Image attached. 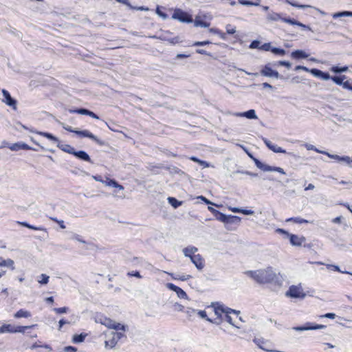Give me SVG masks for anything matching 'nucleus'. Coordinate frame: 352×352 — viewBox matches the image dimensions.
Segmentation results:
<instances>
[{"label":"nucleus","mask_w":352,"mask_h":352,"mask_svg":"<svg viewBox=\"0 0 352 352\" xmlns=\"http://www.w3.org/2000/svg\"><path fill=\"white\" fill-rule=\"evenodd\" d=\"M245 274L258 284H266L276 282L275 280L276 278V274L271 267H269L265 270L246 271Z\"/></svg>","instance_id":"nucleus-1"},{"label":"nucleus","mask_w":352,"mask_h":352,"mask_svg":"<svg viewBox=\"0 0 352 352\" xmlns=\"http://www.w3.org/2000/svg\"><path fill=\"white\" fill-rule=\"evenodd\" d=\"M63 128L70 132L76 134L80 138H88L93 141H94L99 146H104L106 144V142L103 140H100L94 134H93L91 132H90L88 130H78L73 129L70 126H63Z\"/></svg>","instance_id":"nucleus-2"},{"label":"nucleus","mask_w":352,"mask_h":352,"mask_svg":"<svg viewBox=\"0 0 352 352\" xmlns=\"http://www.w3.org/2000/svg\"><path fill=\"white\" fill-rule=\"evenodd\" d=\"M36 325L30 326H14L10 324H4L0 327V333H25L27 330L34 327Z\"/></svg>","instance_id":"nucleus-3"},{"label":"nucleus","mask_w":352,"mask_h":352,"mask_svg":"<svg viewBox=\"0 0 352 352\" xmlns=\"http://www.w3.org/2000/svg\"><path fill=\"white\" fill-rule=\"evenodd\" d=\"M285 296L288 298L302 300L306 297V294L303 292L300 284L298 285H291L285 292Z\"/></svg>","instance_id":"nucleus-4"},{"label":"nucleus","mask_w":352,"mask_h":352,"mask_svg":"<svg viewBox=\"0 0 352 352\" xmlns=\"http://www.w3.org/2000/svg\"><path fill=\"white\" fill-rule=\"evenodd\" d=\"M172 18L186 23H191L193 21L192 16L190 14L179 8H176L174 10Z\"/></svg>","instance_id":"nucleus-5"},{"label":"nucleus","mask_w":352,"mask_h":352,"mask_svg":"<svg viewBox=\"0 0 352 352\" xmlns=\"http://www.w3.org/2000/svg\"><path fill=\"white\" fill-rule=\"evenodd\" d=\"M260 73L263 76H265V77L274 78H277V79L278 78H280V79L284 78V77L283 76L280 75L279 73L276 70L273 69L271 67L270 63H267V64L265 65L261 69Z\"/></svg>","instance_id":"nucleus-6"},{"label":"nucleus","mask_w":352,"mask_h":352,"mask_svg":"<svg viewBox=\"0 0 352 352\" xmlns=\"http://www.w3.org/2000/svg\"><path fill=\"white\" fill-rule=\"evenodd\" d=\"M327 327L324 324H318L314 322H307L302 325L296 326L293 327V329L296 331H303L308 330H318L325 329Z\"/></svg>","instance_id":"nucleus-7"},{"label":"nucleus","mask_w":352,"mask_h":352,"mask_svg":"<svg viewBox=\"0 0 352 352\" xmlns=\"http://www.w3.org/2000/svg\"><path fill=\"white\" fill-rule=\"evenodd\" d=\"M113 336L109 340H106L104 342V346L106 348L113 349L116 346L118 342L123 338H126V336L122 332H113Z\"/></svg>","instance_id":"nucleus-8"},{"label":"nucleus","mask_w":352,"mask_h":352,"mask_svg":"<svg viewBox=\"0 0 352 352\" xmlns=\"http://www.w3.org/2000/svg\"><path fill=\"white\" fill-rule=\"evenodd\" d=\"M1 92L3 96L2 102L12 107L14 110H16L17 107V100L11 96V94L8 90L3 89Z\"/></svg>","instance_id":"nucleus-9"},{"label":"nucleus","mask_w":352,"mask_h":352,"mask_svg":"<svg viewBox=\"0 0 352 352\" xmlns=\"http://www.w3.org/2000/svg\"><path fill=\"white\" fill-rule=\"evenodd\" d=\"M323 155H325L328 156L331 159H333L338 162H342L347 164L349 166L351 167V163H352V157L347 156V155H338L336 154H331L327 151H323Z\"/></svg>","instance_id":"nucleus-10"},{"label":"nucleus","mask_w":352,"mask_h":352,"mask_svg":"<svg viewBox=\"0 0 352 352\" xmlns=\"http://www.w3.org/2000/svg\"><path fill=\"white\" fill-rule=\"evenodd\" d=\"M263 141L265 143V146L272 151L276 153H286L292 156H294V155L292 153H287L286 150L282 148L280 146H278L276 144H273L271 141L267 140L265 138H263Z\"/></svg>","instance_id":"nucleus-11"},{"label":"nucleus","mask_w":352,"mask_h":352,"mask_svg":"<svg viewBox=\"0 0 352 352\" xmlns=\"http://www.w3.org/2000/svg\"><path fill=\"white\" fill-rule=\"evenodd\" d=\"M68 111L70 113H77L80 115L89 116L94 119L98 120L99 116L94 111L83 107L69 109Z\"/></svg>","instance_id":"nucleus-12"},{"label":"nucleus","mask_w":352,"mask_h":352,"mask_svg":"<svg viewBox=\"0 0 352 352\" xmlns=\"http://www.w3.org/2000/svg\"><path fill=\"white\" fill-rule=\"evenodd\" d=\"M7 147L9 148L11 151H18L19 150H33L37 151L36 148H32L30 146L25 142H18L14 144H7Z\"/></svg>","instance_id":"nucleus-13"},{"label":"nucleus","mask_w":352,"mask_h":352,"mask_svg":"<svg viewBox=\"0 0 352 352\" xmlns=\"http://www.w3.org/2000/svg\"><path fill=\"white\" fill-rule=\"evenodd\" d=\"M288 239L292 246L299 247L303 245L304 247H306V245L304 244L306 241V238L303 236H299L297 234L291 233L290 235H289Z\"/></svg>","instance_id":"nucleus-14"},{"label":"nucleus","mask_w":352,"mask_h":352,"mask_svg":"<svg viewBox=\"0 0 352 352\" xmlns=\"http://www.w3.org/2000/svg\"><path fill=\"white\" fill-rule=\"evenodd\" d=\"M74 156L79 160L94 164V162L91 160L89 154L85 151H75Z\"/></svg>","instance_id":"nucleus-15"},{"label":"nucleus","mask_w":352,"mask_h":352,"mask_svg":"<svg viewBox=\"0 0 352 352\" xmlns=\"http://www.w3.org/2000/svg\"><path fill=\"white\" fill-rule=\"evenodd\" d=\"M232 115L236 117H245L250 120H255L258 118L254 109H249L244 112L234 113H232Z\"/></svg>","instance_id":"nucleus-16"},{"label":"nucleus","mask_w":352,"mask_h":352,"mask_svg":"<svg viewBox=\"0 0 352 352\" xmlns=\"http://www.w3.org/2000/svg\"><path fill=\"white\" fill-rule=\"evenodd\" d=\"M253 341L260 349L265 351H272V350L269 348L270 343L268 341L264 340L263 338H256L254 339Z\"/></svg>","instance_id":"nucleus-17"},{"label":"nucleus","mask_w":352,"mask_h":352,"mask_svg":"<svg viewBox=\"0 0 352 352\" xmlns=\"http://www.w3.org/2000/svg\"><path fill=\"white\" fill-rule=\"evenodd\" d=\"M312 75L324 80H331V76L327 72H323L319 69L314 68Z\"/></svg>","instance_id":"nucleus-18"},{"label":"nucleus","mask_w":352,"mask_h":352,"mask_svg":"<svg viewBox=\"0 0 352 352\" xmlns=\"http://www.w3.org/2000/svg\"><path fill=\"white\" fill-rule=\"evenodd\" d=\"M191 262L195 265L198 270H201L204 267V260L203 257L199 254L192 256L190 258Z\"/></svg>","instance_id":"nucleus-19"},{"label":"nucleus","mask_w":352,"mask_h":352,"mask_svg":"<svg viewBox=\"0 0 352 352\" xmlns=\"http://www.w3.org/2000/svg\"><path fill=\"white\" fill-rule=\"evenodd\" d=\"M309 56L305 51L302 50H296L292 52L291 57L295 60L305 59Z\"/></svg>","instance_id":"nucleus-20"},{"label":"nucleus","mask_w":352,"mask_h":352,"mask_svg":"<svg viewBox=\"0 0 352 352\" xmlns=\"http://www.w3.org/2000/svg\"><path fill=\"white\" fill-rule=\"evenodd\" d=\"M241 218L240 217L232 215V214H227L224 224L226 226L232 225V224L239 225L241 223Z\"/></svg>","instance_id":"nucleus-21"},{"label":"nucleus","mask_w":352,"mask_h":352,"mask_svg":"<svg viewBox=\"0 0 352 352\" xmlns=\"http://www.w3.org/2000/svg\"><path fill=\"white\" fill-rule=\"evenodd\" d=\"M283 20H284L285 23H289L292 25L299 26V27L302 28L303 30H310V31L311 30V28H310V26L303 24L302 23L300 22L293 18L284 19Z\"/></svg>","instance_id":"nucleus-22"},{"label":"nucleus","mask_w":352,"mask_h":352,"mask_svg":"<svg viewBox=\"0 0 352 352\" xmlns=\"http://www.w3.org/2000/svg\"><path fill=\"white\" fill-rule=\"evenodd\" d=\"M267 19L272 21H278L279 20L284 22V19H291L290 17H283L282 14L277 13L274 11H270L267 15Z\"/></svg>","instance_id":"nucleus-23"},{"label":"nucleus","mask_w":352,"mask_h":352,"mask_svg":"<svg viewBox=\"0 0 352 352\" xmlns=\"http://www.w3.org/2000/svg\"><path fill=\"white\" fill-rule=\"evenodd\" d=\"M242 148H243V149L244 150V151L246 153V154L248 155V157L254 161V164L256 165V166L258 168H259V169H261V168H263V165H264V163H263V162H261L260 160H258V158L255 157L254 156V155H253L251 152H250V151H248V149H247L246 148H245V147H243V146H242Z\"/></svg>","instance_id":"nucleus-24"},{"label":"nucleus","mask_w":352,"mask_h":352,"mask_svg":"<svg viewBox=\"0 0 352 352\" xmlns=\"http://www.w3.org/2000/svg\"><path fill=\"white\" fill-rule=\"evenodd\" d=\"M198 251L197 248L192 245H189L183 249V252L185 256L192 258V256H196L195 252Z\"/></svg>","instance_id":"nucleus-25"},{"label":"nucleus","mask_w":352,"mask_h":352,"mask_svg":"<svg viewBox=\"0 0 352 352\" xmlns=\"http://www.w3.org/2000/svg\"><path fill=\"white\" fill-rule=\"evenodd\" d=\"M263 171H274L278 172L280 174L285 175V172L283 168L279 167V166H270L268 164H264L263 168H261Z\"/></svg>","instance_id":"nucleus-26"},{"label":"nucleus","mask_w":352,"mask_h":352,"mask_svg":"<svg viewBox=\"0 0 352 352\" xmlns=\"http://www.w3.org/2000/svg\"><path fill=\"white\" fill-rule=\"evenodd\" d=\"M57 146L63 151L73 155L75 152V148L69 144H62L60 142L57 144Z\"/></svg>","instance_id":"nucleus-27"},{"label":"nucleus","mask_w":352,"mask_h":352,"mask_svg":"<svg viewBox=\"0 0 352 352\" xmlns=\"http://www.w3.org/2000/svg\"><path fill=\"white\" fill-rule=\"evenodd\" d=\"M18 223L31 230L43 231L45 233H47V229L42 226H35L30 224L27 221H18Z\"/></svg>","instance_id":"nucleus-28"},{"label":"nucleus","mask_w":352,"mask_h":352,"mask_svg":"<svg viewBox=\"0 0 352 352\" xmlns=\"http://www.w3.org/2000/svg\"><path fill=\"white\" fill-rule=\"evenodd\" d=\"M88 334L86 333H80L79 334H74L72 336V341L74 344H80L85 341Z\"/></svg>","instance_id":"nucleus-29"},{"label":"nucleus","mask_w":352,"mask_h":352,"mask_svg":"<svg viewBox=\"0 0 352 352\" xmlns=\"http://www.w3.org/2000/svg\"><path fill=\"white\" fill-rule=\"evenodd\" d=\"M220 310L221 312L225 313L226 314H235L236 315H239L240 314L239 311H236L235 309H232L229 307H224L222 305H220L219 307L216 308L214 311L217 315H218V311Z\"/></svg>","instance_id":"nucleus-30"},{"label":"nucleus","mask_w":352,"mask_h":352,"mask_svg":"<svg viewBox=\"0 0 352 352\" xmlns=\"http://www.w3.org/2000/svg\"><path fill=\"white\" fill-rule=\"evenodd\" d=\"M0 267H8L12 270L15 269L14 262L13 260L11 258L3 259L2 257H0Z\"/></svg>","instance_id":"nucleus-31"},{"label":"nucleus","mask_w":352,"mask_h":352,"mask_svg":"<svg viewBox=\"0 0 352 352\" xmlns=\"http://www.w3.org/2000/svg\"><path fill=\"white\" fill-rule=\"evenodd\" d=\"M104 184L107 186H111L116 188H119L120 190L124 189V187L114 179H110L107 177L104 181Z\"/></svg>","instance_id":"nucleus-32"},{"label":"nucleus","mask_w":352,"mask_h":352,"mask_svg":"<svg viewBox=\"0 0 352 352\" xmlns=\"http://www.w3.org/2000/svg\"><path fill=\"white\" fill-rule=\"evenodd\" d=\"M37 133L39 134L40 135L43 136V137L46 138L49 140H51V141H52V142H54L55 143L58 144V142H60L58 138L57 137H56L55 135H54L51 133L44 132V131H38V132H37Z\"/></svg>","instance_id":"nucleus-33"},{"label":"nucleus","mask_w":352,"mask_h":352,"mask_svg":"<svg viewBox=\"0 0 352 352\" xmlns=\"http://www.w3.org/2000/svg\"><path fill=\"white\" fill-rule=\"evenodd\" d=\"M168 204L174 208L177 209L179 207H180L183 204L182 201H179L175 197H168L167 198Z\"/></svg>","instance_id":"nucleus-34"},{"label":"nucleus","mask_w":352,"mask_h":352,"mask_svg":"<svg viewBox=\"0 0 352 352\" xmlns=\"http://www.w3.org/2000/svg\"><path fill=\"white\" fill-rule=\"evenodd\" d=\"M331 16L335 19L340 18V17H346V16L352 17V11H349V10L340 11V12L333 13L331 14Z\"/></svg>","instance_id":"nucleus-35"},{"label":"nucleus","mask_w":352,"mask_h":352,"mask_svg":"<svg viewBox=\"0 0 352 352\" xmlns=\"http://www.w3.org/2000/svg\"><path fill=\"white\" fill-rule=\"evenodd\" d=\"M346 76L345 75H336L331 76V80L336 85L342 86L344 84V80L346 79Z\"/></svg>","instance_id":"nucleus-36"},{"label":"nucleus","mask_w":352,"mask_h":352,"mask_svg":"<svg viewBox=\"0 0 352 352\" xmlns=\"http://www.w3.org/2000/svg\"><path fill=\"white\" fill-rule=\"evenodd\" d=\"M192 22L195 27L208 28L210 26V23L204 21L199 16H196Z\"/></svg>","instance_id":"nucleus-37"},{"label":"nucleus","mask_w":352,"mask_h":352,"mask_svg":"<svg viewBox=\"0 0 352 352\" xmlns=\"http://www.w3.org/2000/svg\"><path fill=\"white\" fill-rule=\"evenodd\" d=\"M169 274L173 280H179L182 281L187 280L192 278V276L190 275H181L179 274L174 273H170Z\"/></svg>","instance_id":"nucleus-38"},{"label":"nucleus","mask_w":352,"mask_h":352,"mask_svg":"<svg viewBox=\"0 0 352 352\" xmlns=\"http://www.w3.org/2000/svg\"><path fill=\"white\" fill-rule=\"evenodd\" d=\"M30 316H31L30 312L23 309H19L14 314L16 318H28Z\"/></svg>","instance_id":"nucleus-39"},{"label":"nucleus","mask_w":352,"mask_h":352,"mask_svg":"<svg viewBox=\"0 0 352 352\" xmlns=\"http://www.w3.org/2000/svg\"><path fill=\"white\" fill-rule=\"evenodd\" d=\"M271 52L278 56H284L287 53L285 49L276 47H272Z\"/></svg>","instance_id":"nucleus-40"},{"label":"nucleus","mask_w":352,"mask_h":352,"mask_svg":"<svg viewBox=\"0 0 352 352\" xmlns=\"http://www.w3.org/2000/svg\"><path fill=\"white\" fill-rule=\"evenodd\" d=\"M287 222H294L296 223H307L309 221L307 219H302L300 217H290L286 220Z\"/></svg>","instance_id":"nucleus-41"},{"label":"nucleus","mask_w":352,"mask_h":352,"mask_svg":"<svg viewBox=\"0 0 352 352\" xmlns=\"http://www.w3.org/2000/svg\"><path fill=\"white\" fill-rule=\"evenodd\" d=\"M331 71L335 74H342L348 71V67L344 66H333L331 68Z\"/></svg>","instance_id":"nucleus-42"},{"label":"nucleus","mask_w":352,"mask_h":352,"mask_svg":"<svg viewBox=\"0 0 352 352\" xmlns=\"http://www.w3.org/2000/svg\"><path fill=\"white\" fill-rule=\"evenodd\" d=\"M112 329L118 331H126L128 330V326L120 322H113Z\"/></svg>","instance_id":"nucleus-43"},{"label":"nucleus","mask_w":352,"mask_h":352,"mask_svg":"<svg viewBox=\"0 0 352 352\" xmlns=\"http://www.w3.org/2000/svg\"><path fill=\"white\" fill-rule=\"evenodd\" d=\"M326 266L328 270H333L335 272H340L342 274H347L352 275V273H351L350 272L341 270L338 265H333V264H327Z\"/></svg>","instance_id":"nucleus-44"},{"label":"nucleus","mask_w":352,"mask_h":352,"mask_svg":"<svg viewBox=\"0 0 352 352\" xmlns=\"http://www.w3.org/2000/svg\"><path fill=\"white\" fill-rule=\"evenodd\" d=\"M113 320L109 318H107V317H104L103 318H101L100 319V323L103 325H104L105 327H108L109 329H112V327H113Z\"/></svg>","instance_id":"nucleus-45"},{"label":"nucleus","mask_w":352,"mask_h":352,"mask_svg":"<svg viewBox=\"0 0 352 352\" xmlns=\"http://www.w3.org/2000/svg\"><path fill=\"white\" fill-rule=\"evenodd\" d=\"M190 160L194 162L198 163L199 164L203 166L204 168H207V167L210 166V164L208 162L200 160L195 156L190 157Z\"/></svg>","instance_id":"nucleus-46"},{"label":"nucleus","mask_w":352,"mask_h":352,"mask_svg":"<svg viewBox=\"0 0 352 352\" xmlns=\"http://www.w3.org/2000/svg\"><path fill=\"white\" fill-rule=\"evenodd\" d=\"M226 214L220 212L219 210H218L217 212H214V217H215V219L222 223H224L225 222V220H226Z\"/></svg>","instance_id":"nucleus-47"},{"label":"nucleus","mask_w":352,"mask_h":352,"mask_svg":"<svg viewBox=\"0 0 352 352\" xmlns=\"http://www.w3.org/2000/svg\"><path fill=\"white\" fill-rule=\"evenodd\" d=\"M40 279L38 280V282L42 285H45L49 283L50 276L45 274H41L39 276Z\"/></svg>","instance_id":"nucleus-48"},{"label":"nucleus","mask_w":352,"mask_h":352,"mask_svg":"<svg viewBox=\"0 0 352 352\" xmlns=\"http://www.w3.org/2000/svg\"><path fill=\"white\" fill-rule=\"evenodd\" d=\"M197 314L200 318L205 319L208 322H211V323L214 322L213 320H212L211 318L208 317L206 311L205 310L197 311Z\"/></svg>","instance_id":"nucleus-49"},{"label":"nucleus","mask_w":352,"mask_h":352,"mask_svg":"<svg viewBox=\"0 0 352 352\" xmlns=\"http://www.w3.org/2000/svg\"><path fill=\"white\" fill-rule=\"evenodd\" d=\"M304 146L308 150V151H316V153H321L322 154V152L324 151H321L318 148H317L315 146L312 145V144H308V143H306L304 144Z\"/></svg>","instance_id":"nucleus-50"},{"label":"nucleus","mask_w":352,"mask_h":352,"mask_svg":"<svg viewBox=\"0 0 352 352\" xmlns=\"http://www.w3.org/2000/svg\"><path fill=\"white\" fill-rule=\"evenodd\" d=\"M274 65L283 66L287 69H289L292 67L291 63L287 60H278L274 63Z\"/></svg>","instance_id":"nucleus-51"},{"label":"nucleus","mask_w":352,"mask_h":352,"mask_svg":"<svg viewBox=\"0 0 352 352\" xmlns=\"http://www.w3.org/2000/svg\"><path fill=\"white\" fill-rule=\"evenodd\" d=\"M226 34L233 35L236 33V27L232 26L231 24H227L226 26Z\"/></svg>","instance_id":"nucleus-52"},{"label":"nucleus","mask_w":352,"mask_h":352,"mask_svg":"<svg viewBox=\"0 0 352 352\" xmlns=\"http://www.w3.org/2000/svg\"><path fill=\"white\" fill-rule=\"evenodd\" d=\"M156 14L162 17L163 19H166L168 17V15L161 10V7L160 6H157L155 10Z\"/></svg>","instance_id":"nucleus-53"},{"label":"nucleus","mask_w":352,"mask_h":352,"mask_svg":"<svg viewBox=\"0 0 352 352\" xmlns=\"http://www.w3.org/2000/svg\"><path fill=\"white\" fill-rule=\"evenodd\" d=\"M261 41H258V40H253L250 45H249V47L250 49H258V50H260V47H261Z\"/></svg>","instance_id":"nucleus-54"},{"label":"nucleus","mask_w":352,"mask_h":352,"mask_svg":"<svg viewBox=\"0 0 352 352\" xmlns=\"http://www.w3.org/2000/svg\"><path fill=\"white\" fill-rule=\"evenodd\" d=\"M294 70L295 71L302 70V71H305L306 72H309V73H310L312 75V72H313L314 68L309 69L308 67H307L305 66H303V65H297V66L295 67Z\"/></svg>","instance_id":"nucleus-55"},{"label":"nucleus","mask_w":352,"mask_h":352,"mask_svg":"<svg viewBox=\"0 0 352 352\" xmlns=\"http://www.w3.org/2000/svg\"><path fill=\"white\" fill-rule=\"evenodd\" d=\"M177 295V296L179 298H183V299H188V295L186 293L185 291H184L182 288H179L178 290L175 292Z\"/></svg>","instance_id":"nucleus-56"},{"label":"nucleus","mask_w":352,"mask_h":352,"mask_svg":"<svg viewBox=\"0 0 352 352\" xmlns=\"http://www.w3.org/2000/svg\"><path fill=\"white\" fill-rule=\"evenodd\" d=\"M272 49V46L270 42L263 43V45H261L260 47V50H263L265 52H271Z\"/></svg>","instance_id":"nucleus-57"},{"label":"nucleus","mask_w":352,"mask_h":352,"mask_svg":"<svg viewBox=\"0 0 352 352\" xmlns=\"http://www.w3.org/2000/svg\"><path fill=\"white\" fill-rule=\"evenodd\" d=\"M276 232L282 234L284 238L288 239L289 235H290L291 233H289L288 231L285 230L283 228H277L276 230Z\"/></svg>","instance_id":"nucleus-58"},{"label":"nucleus","mask_w":352,"mask_h":352,"mask_svg":"<svg viewBox=\"0 0 352 352\" xmlns=\"http://www.w3.org/2000/svg\"><path fill=\"white\" fill-rule=\"evenodd\" d=\"M212 42L208 41V40H206V41H195V43H192V46H197V47H200V46H205V45H210L211 44Z\"/></svg>","instance_id":"nucleus-59"},{"label":"nucleus","mask_w":352,"mask_h":352,"mask_svg":"<svg viewBox=\"0 0 352 352\" xmlns=\"http://www.w3.org/2000/svg\"><path fill=\"white\" fill-rule=\"evenodd\" d=\"M53 310L56 314H65V313H67L68 311L69 307H62L54 308Z\"/></svg>","instance_id":"nucleus-60"},{"label":"nucleus","mask_w":352,"mask_h":352,"mask_svg":"<svg viewBox=\"0 0 352 352\" xmlns=\"http://www.w3.org/2000/svg\"><path fill=\"white\" fill-rule=\"evenodd\" d=\"M127 276L130 277H136L138 278H142V276L140 274L139 271L135 270V271H131L127 273Z\"/></svg>","instance_id":"nucleus-61"},{"label":"nucleus","mask_w":352,"mask_h":352,"mask_svg":"<svg viewBox=\"0 0 352 352\" xmlns=\"http://www.w3.org/2000/svg\"><path fill=\"white\" fill-rule=\"evenodd\" d=\"M342 87L345 89L352 91V80H345Z\"/></svg>","instance_id":"nucleus-62"},{"label":"nucleus","mask_w":352,"mask_h":352,"mask_svg":"<svg viewBox=\"0 0 352 352\" xmlns=\"http://www.w3.org/2000/svg\"><path fill=\"white\" fill-rule=\"evenodd\" d=\"M166 287L171 290V291H173L175 292H176L178 289L179 288V287L175 285V284L172 283H166Z\"/></svg>","instance_id":"nucleus-63"},{"label":"nucleus","mask_w":352,"mask_h":352,"mask_svg":"<svg viewBox=\"0 0 352 352\" xmlns=\"http://www.w3.org/2000/svg\"><path fill=\"white\" fill-rule=\"evenodd\" d=\"M78 349L74 346H66L63 348L64 352H77Z\"/></svg>","instance_id":"nucleus-64"}]
</instances>
